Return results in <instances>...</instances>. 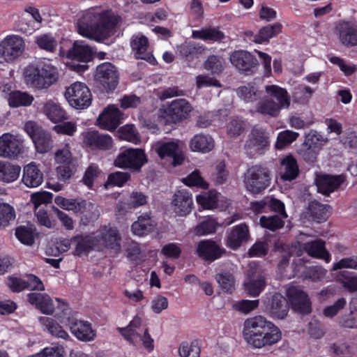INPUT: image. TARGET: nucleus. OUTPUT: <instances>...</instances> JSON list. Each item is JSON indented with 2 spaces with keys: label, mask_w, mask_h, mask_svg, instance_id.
<instances>
[{
  "label": "nucleus",
  "mask_w": 357,
  "mask_h": 357,
  "mask_svg": "<svg viewBox=\"0 0 357 357\" xmlns=\"http://www.w3.org/2000/svg\"><path fill=\"white\" fill-rule=\"evenodd\" d=\"M105 55V52H94L91 46H72L68 51L66 57L73 61L89 62L93 56L100 60L104 59Z\"/></svg>",
  "instance_id": "nucleus-22"
},
{
  "label": "nucleus",
  "mask_w": 357,
  "mask_h": 357,
  "mask_svg": "<svg viewBox=\"0 0 357 357\" xmlns=\"http://www.w3.org/2000/svg\"><path fill=\"white\" fill-rule=\"evenodd\" d=\"M236 93L244 102H254L261 98L263 93L253 83H248L239 86Z\"/></svg>",
  "instance_id": "nucleus-37"
},
{
  "label": "nucleus",
  "mask_w": 357,
  "mask_h": 357,
  "mask_svg": "<svg viewBox=\"0 0 357 357\" xmlns=\"http://www.w3.org/2000/svg\"><path fill=\"white\" fill-rule=\"evenodd\" d=\"M27 300L30 304L34 305L40 312L46 314H52L54 305L52 298L47 294L29 293Z\"/></svg>",
  "instance_id": "nucleus-25"
},
{
  "label": "nucleus",
  "mask_w": 357,
  "mask_h": 357,
  "mask_svg": "<svg viewBox=\"0 0 357 357\" xmlns=\"http://www.w3.org/2000/svg\"><path fill=\"white\" fill-rule=\"evenodd\" d=\"M215 279L221 289L229 294H231L235 289V280L233 275L229 272L218 273Z\"/></svg>",
  "instance_id": "nucleus-49"
},
{
  "label": "nucleus",
  "mask_w": 357,
  "mask_h": 357,
  "mask_svg": "<svg viewBox=\"0 0 357 357\" xmlns=\"http://www.w3.org/2000/svg\"><path fill=\"white\" fill-rule=\"evenodd\" d=\"M16 238L23 244L32 245L34 243V236L31 228L24 226L19 227L15 230Z\"/></svg>",
  "instance_id": "nucleus-60"
},
{
  "label": "nucleus",
  "mask_w": 357,
  "mask_h": 357,
  "mask_svg": "<svg viewBox=\"0 0 357 357\" xmlns=\"http://www.w3.org/2000/svg\"><path fill=\"white\" fill-rule=\"evenodd\" d=\"M327 142L320 133L317 131L312 130L305 135V139L303 143L305 147H311L319 151L321 147Z\"/></svg>",
  "instance_id": "nucleus-48"
},
{
  "label": "nucleus",
  "mask_w": 357,
  "mask_h": 357,
  "mask_svg": "<svg viewBox=\"0 0 357 357\" xmlns=\"http://www.w3.org/2000/svg\"><path fill=\"white\" fill-rule=\"evenodd\" d=\"M24 139L19 135L10 132L3 133L0 136V156L15 159L22 153Z\"/></svg>",
  "instance_id": "nucleus-10"
},
{
  "label": "nucleus",
  "mask_w": 357,
  "mask_h": 357,
  "mask_svg": "<svg viewBox=\"0 0 357 357\" xmlns=\"http://www.w3.org/2000/svg\"><path fill=\"white\" fill-rule=\"evenodd\" d=\"M26 83L37 89H45L56 83L59 79L57 68L51 63L38 62L29 65L24 72Z\"/></svg>",
  "instance_id": "nucleus-3"
},
{
  "label": "nucleus",
  "mask_w": 357,
  "mask_h": 357,
  "mask_svg": "<svg viewBox=\"0 0 357 357\" xmlns=\"http://www.w3.org/2000/svg\"><path fill=\"white\" fill-rule=\"evenodd\" d=\"M331 63L337 66L345 76H350L357 70V66L349 63H347L340 57L332 56L328 58Z\"/></svg>",
  "instance_id": "nucleus-57"
},
{
  "label": "nucleus",
  "mask_w": 357,
  "mask_h": 357,
  "mask_svg": "<svg viewBox=\"0 0 357 357\" xmlns=\"http://www.w3.org/2000/svg\"><path fill=\"white\" fill-rule=\"evenodd\" d=\"M255 110L261 114L268 115L272 117L278 116L280 111L278 105L275 104V102L269 97L259 100L255 106Z\"/></svg>",
  "instance_id": "nucleus-42"
},
{
  "label": "nucleus",
  "mask_w": 357,
  "mask_h": 357,
  "mask_svg": "<svg viewBox=\"0 0 357 357\" xmlns=\"http://www.w3.org/2000/svg\"><path fill=\"white\" fill-rule=\"evenodd\" d=\"M193 206L192 194L186 189L177 190L174 194L173 206L174 212L179 216L190 213Z\"/></svg>",
  "instance_id": "nucleus-21"
},
{
  "label": "nucleus",
  "mask_w": 357,
  "mask_h": 357,
  "mask_svg": "<svg viewBox=\"0 0 357 357\" xmlns=\"http://www.w3.org/2000/svg\"><path fill=\"white\" fill-rule=\"evenodd\" d=\"M245 121L241 118L232 119L227 125L228 134L232 137L238 136L245 130Z\"/></svg>",
  "instance_id": "nucleus-62"
},
{
  "label": "nucleus",
  "mask_w": 357,
  "mask_h": 357,
  "mask_svg": "<svg viewBox=\"0 0 357 357\" xmlns=\"http://www.w3.org/2000/svg\"><path fill=\"white\" fill-rule=\"evenodd\" d=\"M43 181V174L35 162L24 167L22 182L29 188H36Z\"/></svg>",
  "instance_id": "nucleus-26"
},
{
  "label": "nucleus",
  "mask_w": 357,
  "mask_h": 357,
  "mask_svg": "<svg viewBox=\"0 0 357 357\" xmlns=\"http://www.w3.org/2000/svg\"><path fill=\"white\" fill-rule=\"evenodd\" d=\"M56 162L59 165H68V163H77L75 158H73L68 146L58 149L54 154Z\"/></svg>",
  "instance_id": "nucleus-58"
},
{
  "label": "nucleus",
  "mask_w": 357,
  "mask_h": 357,
  "mask_svg": "<svg viewBox=\"0 0 357 357\" xmlns=\"http://www.w3.org/2000/svg\"><path fill=\"white\" fill-rule=\"evenodd\" d=\"M155 150L161 158L166 157L172 158L174 166L181 165L183 160V155L178 142H159L155 145Z\"/></svg>",
  "instance_id": "nucleus-18"
},
{
  "label": "nucleus",
  "mask_w": 357,
  "mask_h": 357,
  "mask_svg": "<svg viewBox=\"0 0 357 357\" xmlns=\"http://www.w3.org/2000/svg\"><path fill=\"white\" fill-rule=\"evenodd\" d=\"M73 245L75 248V255L81 256L89 252L93 247L97 245L95 240V234L90 235H77L72 238Z\"/></svg>",
  "instance_id": "nucleus-34"
},
{
  "label": "nucleus",
  "mask_w": 357,
  "mask_h": 357,
  "mask_svg": "<svg viewBox=\"0 0 357 357\" xmlns=\"http://www.w3.org/2000/svg\"><path fill=\"white\" fill-rule=\"evenodd\" d=\"M68 326L72 334L79 340L90 342L95 339L96 332L93 329L91 324L87 321L77 319L75 317H68L63 321Z\"/></svg>",
  "instance_id": "nucleus-13"
},
{
  "label": "nucleus",
  "mask_w": 357,
  "mask_h": 357,
  "mask_svg": "<svg viewBox=\"0 0 357 357\" xmlns=\"http://www.w3.org/2000/svg\"><path fill=\"white\" fill-rule=\"evenodd\" d=\"M192 106L185 99L173 100L167 108V114L174 123L185 119L192 111Z\"/></svg>",
  "instance_id": "nucleus-24"
},
{
  "label": "nucleus",
  "mask_w": 357,
  "mask_h": 357,
  "mask_svg": "<svg viewBox=\"0 0 357 357\" xmlns=\"http://www.w3.org/2000/svg\"><path fill=\"white\" fill-rule=\"evenodd\" d=\"M38 152H48L52 147V139L50 132L43 130L32 140Z\"/></svg>",
  "instance_id": "nucleus-44"
},
{
  "label": "nucleus",
  "mask_w": 357,
  "mask_h": 357,
  "mask_svg": "<svg viewBox=\"0 0 357 357\" xmlns=\"http://www.w3.org/2000/svg\"><path fill=\"white\" fill-rule=\"evenodd\" d=\"M213 147L214 140L209 135H196L190 142V149L192 151L206 153L212 151Z\"/></svg>",
  "instance_id": "nucleus-30"
},
{
  "label": "nucleus",
  "mask_w": 357,
  "mask_h": 357,
  "mask_svg": "<svg viewBox=\"0 0 357 357\" xmlns=\"http://www.w3.org/2000/svg\"><path fill=\"white\" fill-rule=\"evenodd\" d=\"M268 137L264 129L253 128L245 144L244 149L246 154L250 158L263 154L268 146Z\"/></svg>",
  "instance_id": "nucleus-9"
},
{
  "label": "nucleus",
  "mask_w": 357,
  "mask_h": 357,
  "mask_svg": "<svg viewBox=\"0 0 357 357\" xmlns=\"http://www.w3.org/2000/svg\"><path fill=\"white\" fill-rule=\"evenodd\" d=\"M146 162V156L142 149L128 148L121 151L114 160V165L121 169L137 172Z\"/></svg>",
  "instance_id": "nucleus-7"
},
{
  "label": "nucleus",
  "mask_w": 357,
  "mask_h": 357,
  "mask_svg": "<svg viewBox=\"0 0 357 357\" xmlns=\"http://www.w3.org/2000/svg\"><path fill=\"white\" fill-rule=\"evenodd\" d=\"M197 203L204 208L212 209L217 206L218 194L210 191L197 196Z\"/></svg>",
  "instance_id": "nucleus-53"
},
{
  "label": "nucleus",
  "mask_w": 357,
  "mask_h": 357,
  "mask_svg": "<svg viewBox=\"0 0 357 357\" xmlns=\"http://www.w3.org/2000/svg\"><path fill=\"white\" fill-rule=\"evenodd\" d=\"M43 112L54 123L62 122L68 119L66 111L59 103L52 100H49L44 105Z\"/></svg>",
  "instance_id": "nucleus-35"
},
{
  "label": "nucleus",
  "mask_w": 357,
  "mask_h": 357,
  "mask_svg": "<svg viewBox=\"0 0 357 357\" xmlns=\"http://www.w3.org/2000/svg\"><path fill=\"white\" fill-rule=\"evenodd\" d=\"M38 320L43 330L47 331L52 336L66 340L70 339L68 333L54 319L47 317H40Z\"/></svg>",
  "instance_id": "nucleus-32"
},
{
  "label": "nucleus",
  "mask_w": 357,
  "mask_h": 357,
  "mask_svg": "<svg viewBox=\"0 0 357 357\" xmlns=\"http://www.w3.org/2000/svg\"><path fill=\"white\" fill-rule=\"evenodd\" d=\"M153 227L150 213H146L138 217L137 220L132 225L131 229L135 235L142 236L151 231Z\"/></svg>",
  "instance_id": "nucleus-39"
},
{
  "label": "nucleus",
  "mask_w": 357,
  "mask_h": 357,
  "mask_svg": "<svg viewBox=\"0 0 357 357\" xmlns=\"http://www.w3.org/2000/svg\"><path fill=\"white\" fill-rule=\"evenodd\" d=\"M183 183L188 186H197L203 189H206L208 186L197 170L194 171L186 178H183Z\"/></svg>",
  "instance_id": "nucleus-64"
},
{
  "label": "nucleus",
  "mask_w": 357,
  "mask_h": 357,
  "mask_svg": "<svg viewBox=\"0 0 357 357\" xmlns=\"http://www.w3.org/2000/svg\"><path fill=\"white\" fill-rule=\"evenodd\" d=\"M282 26L280 23L276 22L272 25H268L260 29L253 41L256 43L268 42L269 39L275 37L282 31Z\"/></svg>",
  "instance_id": "nucleus-41"
},
{
  "label": "nucleus",
  "mask_w": 357,
  "mask_h": 357,
  "mask_svg": "<svg viewBox=\"0 0 357 357\" xmlns=\"http://www.w3.org/2000/svg\"><path fill=\"white\" fill-rule=\"evenodd\" d=\"M200 351L201 349L197 341L183 342L178 349L181 357H199Z\"/></svg>",
  "instance_id": "nucleus-50"
},
{
  "label": "nucleus",
  "mask_w": 357,
  "mask_h": 357,
  "mask_svg": "<svg viewBox=\"0 0 357 357\" xmlns=\"http://www.w3.org/2000/svg\"><path fill=\"white\" fill-rule=\"evenodd\" d=\"M284 218L278 215L269 216L263 215L260 218V225L262 227L266 228L271 231H275L284 226Z\"/></svg>",
  "instance_id": "nucleus-51"
},
{
  "label": "nucleus",
  "mask_w": 357,
  "mask_h": 357,
  "mask_svg": "<svg viewBox=\"0 0 357 357\" xmlns=\"http://www.w3.org/2000/svg\"><path fill=\"white\" fill-rule=\"evenodd\" d=\"M192 36L196 39L216 42H222V39L225 37L224 33L219 28L213 26L203 28L201 30H195L192 31Z\"/></svg>",
  "instance_id": "nucleus-38"
},
{
  "label": "nucleus",
  "mask_w": 357,
  "mask_h": 357,
  "mask_svg": "<svg viewBox=\"0 0 357 357\" xmlns=\"http://www.w3.org/2000/svg\"><path fill=\"white\" fill-rule=\"evenodd\" d=\"M244 183L248 191L252 194H259L271 183L270 171L261 165L252 166L245 174Z\"/></svg>",
  "instance_id": "nucleus-4"
},
{
  "label": "nucleus",
  "mask_w": 357,
  "mask_h": 357,
  "mask_svg": "<svg viewBox=\"0 0 357 357\" xmlns=\"http://www.w3.org/2000/svg\"><path fill=\"white\" fill-rule=\"evenodd\" d=\"M215 229L216 222L214 220L208 218L197 225L195 231L197 235L205 236L215 232Z\"/></svg>",
  "instance_id": "nucleus-63"
},
{
  "label": "nucleus",
  "mask_w": 357,
  "mask_h": 357,
  "mask_svg": "<svg viewBox=\"0 0 357 357\" xmlns=\"http://www.w3.org/2000/svg\"><path fill=\"white\" fill-rule=\"evenodd\" d=\"M259 300H241L239 301H236L233 304V308L243 314H247L259 306Z\"/></svg>",
  "instance_id": "nucleus-59"
},
{
  "label": "nucleus",
  "mask_w": 357,
  "mask_h": 357,
  "mask_svg": "<svg viewBox=\"0 0 357 357\" xmlns=\"http://www.w3.org/2000/svg\"><path fill=\"white\" fill-rule=\"evenodd\" d=\"M281 178L284 181L295 179L299 172L296 159L291 155H287L281 161Z\"/></svg>",
  "instance_id": "nucleus-36"
},
{
  "label": "nucleus",
  "mask_w": 357,
  "mask_h": 357,
  "mask_svg": "<svg viewBox=\"0 0 357 357\" xmlns=\"http://www.w3.org/2000/svg\"><path fill=\"white\" fill-rule=\"evenodd\" d=\"M338 280L342 287L349 292L357 291V275L347 271H340Z\"/></svg>",
  "instance_id": "nucleus-46"
},
{
  "label": "nucleus",
  "mask_w": 357,
  "mask_h": 357,
  "mask_svg": "<svg viewBox=\"0 0 357 357\" xmlns=\"http://www.w3.org/2000/svg\"><path fill=\"white\" fill-rule=\"evenodd\" d=\"M94 234L97 245L113 249L115 252L120 250L121 237L115 227L105 225Z\"/></svg>",
  "instance_id": "nucleus-14"
},
{
  "label": "nucleus",
  "mask_w": 357,
  "mask_h": 357,
  "mask_svg": "<svg viewBox=\"0 0 357 357\" xmlns=\"http://www.w3.org/2000/svg\"><path fill=\"white\" fill-rule=\"evenodd\" d=\"M225 252V248L211 240L201 241L196 250L197 255L208 262H212L220 258Z\"/></svg>",
  "instance_id": "nucleus-17"
},
{
  "label": "nucleus",
  "mask_w": 357,
  "mask_h": 357,
  "mask_svg": "<svg viewBox=\"0 0 357 357\" xmlns=\"http://www.w3.org/2000/svg\"><path fill=\"white\" fill-rule=\"evenodd\" d=\"M266 282L261 275L249 276L244 282V289L248 295L257 297L264 291Z\"/></svg>",
  "instance_id": "nucleus-33"
},
{
  "label": "nucleus",
  "mask_w": 357,
  "mask_h": 357,
  "mask_svg": "<svg viewBox=\"0 0 357 357\" xmlns=\"http://www.w3.org/2000/svg\"><path fill=\"white\" fill-rule=\"evenodd\" d=\"M15 218L13 206L6 203H0V229L8 227Z\"/></svg>",
  "instance_id": "nucleus-47"
},
{
  "label": "nucleus",
  "mask_w": 357,
  "mask_h": 357,
  "mask_svg": "<svg viewBox=\"0 0 357 357\" xmlns=\"http://www.w3.org/2000/svg\"><path fill=\"white\" fill-rule=\"evenodd\" d=\"M94 80L102 91L107 93L113 92L119 82V73L116 67L109 62L98 65L94 75Z\"/></svg>",
  "instance_id": "nucleus-5"
},
{
  "label": "nucleus",
  "mask_w": 357,
  "mask_h": 357,
  "mask_svg": "<svg viewBox=\"0 0 357 357\" xmlns=\"http://www.w3.org/2000/svg\"><path fill=\"white\" fill-rule=\"evenodd\" d=\"M122 113L114 105L108 106L97 119L98 125L102 129L115 130L121 123Z\"/></svg>",
  "instance_id": "nucleus-20"
},
{
  "label": "nucleus",
  "mask_w": 357,
  "mask_h": 357,
  "mask_svg": "<svg viewBox=\"0 0 357 357\" xmlns=\"http://www.w3.org/2000/svg\"><path fill=\"white\" fill-rule=\"evenodd\" d=\"M33 100V96L19 91L11 92L8 98L9 105L13 107L30 105Z\"/></svg>",
  "instance_id": "nucleus-43"
},
{
  "label": "nucleus",
  "mask_w": 357,
  "mask_h": 357,
  "mask_svg": "<svg viewBox=\"0 0 357 357\" xmlns=\"http://www.w3.org/2000/svg\"><path fill=\"white\" fill-rule=\"evenodd\" d=\"M141 318L135 317L127 327L118 328V331L128 342L133 345L135 346L138 341H141L146 349L152 351L154 347L153 340L149 334L148 329L146 328H141Z\"/></svg>",
  "instance_id": "nucleus-6"
},
{
  "label": "nucleus",
  "mask_w": 357,
  "mask_h": 357,
  "mask_svg": "<svg viewBox=\"0 0 357 357\" xmlns=\"http://www.w3.org/2000/svg\"><path fill=\"white\" fill-rule=\"evenodd\" d=\"M298 136V132L289 130L280 132L278 135L275 147L278 149H282L284 146L295 141Z\"/></svg>",
  "instance_id": "nucleus-55"
},
{
  "label": "nucleus",
  "mask_w": 357,
  "mask_h": 357,
  "mask_svg": "<svg viewBox=\"0 0 357 357\" xmlns=\"http://www.w3.org/2000/svg\"><path fill=\"white\" fill-rule=\"evenodd\" d=\"M300 249L296 252L298 256L302 255L301 249L312 257L323 259L328 263L331 257L326 249V243L321 239H314L305 243L299 244Z\"/></svg>",
  "instance_id": "nucleus-15"
},
{
  "label": "nucleus",
  "mask_w": 357,
  "mask_h": 357,
  "mask_svg": "<svg viewBox=\"0 0 357 357\" xmlns=\"http://www.w3.org/2000/svg\"><path fill=\"white\" fill-rule=\"evenodd\" d=\"M83 143L91 149L108 150L112 146V139L107 134L90 130L83 133Z\"/></svg>",
  "instance_id": "nucleus-19"
},
{
  "label": "nucleus",
  "mask_w": 357,
  "mask_h": 357,
  "mask_svg": "<svg viewBox=\"0 0 357 357\" xmlns=\"http://www.w3.org/2000/svg\"><path fill=\"white\" fill-rule=\"evenodd\" d=\"M38 320L43 330L47 331L52 336L66 340L70 339L68 333L54 319L47 317H40Z\"/></svg>",
  "instance_id": "nucleus-31"
},
{
  "label": "nucleus",
  "mask_w": 357,
  "mask_h": 357,
  "mask_svg": "<svg viewBox=\"0 0 357 357\" xmlns=\"http://www.w3.org/2000/svg\"><path fill=\"white\" fill-rule=\"evenodd\" d=\"M344 181V176L342 175L330 176L324 175L317 180L318 192L328 195L331 192L337 190Z\"/></svg>",
  "instance_id": "nucleus-28"
},
{
  "label": "nucleus",
  "mask_w": 357,
  "mask_h": 357,
  "mask_svg": "<svg viewBox=\"0 0 357 357\" xmlns=\"http://www.w3.org/2000/svg\"><path fill=\"white\" fill-rule=\"evenodd\" d=\"M65 97L69 105L77 109L87 108L92 100V96L88 86L79 82L72 84L66 89Z\"/></svg>",
  "instance_id": "nucleus-8"
},
{
  "label": "nucleus",
  "mask_w": 357,
  "mask_h": 357,
  "mask_svg": "<svg viewBox=\"0 0 357 357\" xmlns=\"http://www.w3.org/2000/svg\"><path fill=\"white\" fill-rule=\"evenodd\" d=\"M20 172L21 167L19 165L0 162V181L13 182L19 178Z\"/></svg>",
  "instance_id": "nucleus-40"
},
{
  "label": "nucleus",
  "mask_w": 357,
  "mask_h": 357,
  "mask_svg": "<svg viewBox=\"0 0 357 357\" xmlns=\"http://www.w3.org/2000/svg\"><path fill=\"white\" fill-rule=\"evenodd\" d=\"M24 46H0V54L6 61H12L24 52Z\"/></svg>",
  "instance_id": "nucleus-54"
},
{
  "label": "nucleus",
  "mask_w": 357,
  "mask_h": 357,
  "mask_svg": "<svg viewBox=\"0 0 357 357\" xmlns=\"http://www.w3.org/2000/svg\"><path fill=\"white\" fill-rule=\"evenodd\" d=\"M287 296L296 311L301 314H308L311 312L310 298L301 289L291 286L287 289Z\"/></svg>",
  "instance_id": "nucleus-16"
},
{
  "label": "nucleus",
  "mask_w": 357,
  "mask_h": 357,
  "mask_svg": "<svg viewBox=\"0 0 357 357\" xmlns=\"http://www.w3.org/2000/svg\"><path fill=\"white\" fill-rule=\"evenodd\" d=\"M92 206L91 204L82 199H68L66 210L75 213H84L85 210Z\"/></svg>",
  "instance_id": "nucleus-61"
},
{
  "label": "nucleus",
  "mask_w": 357,
  "mask_h": 357,
  "mask_svg": "<svg viewBox=\"0 0 357 357\" xmlns=\"http://www.w3.org/2000/svg\"><path fill=\"white\" fill-rule=\"evenodd\" d=\"M268 97L275 102L279 109H287L291 103V98L287 91L278 85H268L265 88Z\"/></svg>",
  "instance_id": "nucleus-27"
},
{
  "label": "nucleus",
  "mask_w": 357,
  "mask_h": 357,
  "mask_svg": "<svg viewBox=\"0 0 357 357\" xmlns=\"http://www.w3.org/2000/svg\"><path fill=\"white\" fill-rule=\"evenodd\" d=\"M121 18L111 11L98 13L89 9L77 22L78 33L98 43H102L115 34Z\"/></svg>",
  "instance_id": "nucleus-1"
},
{
  "label": "nucleus",
  "mask_w": 357,
  "mask_h": 357,
  "mask_svg": "<svg viewBox=\"0 0 357 357\" xmlns=\"http://www.w3.org/2000/svg\"><path fill=\"white\" fill-rule=\"evenodd\" d=\"M231 64L244 75L254 74L258 67L259 62L255 55L245 50L234 52L230 55Z\"/></svg>",
  "instance_id": "nucleus-11"
},
{
  "label": "nucleus",
  "mask_w": 357,
  "mask_h": 357,
  "mask_svg": "<svg viewBox=\"0 0 357 357\" xmlns=\"http://www.w3.org/2000/svg\"><path fill=\"white\" fill-rule=\"evenodd\" d=\"M243 335L245 342L256 349L272 346L282 338L279 328L261 315L245 321Z\"/></svg>",
  "instance_id": "nucleus-2"
},
{
  "label": "nucleus",
  "mask_w": 357,
  "mask_h": 357,
  "mask_svg": "<svg viewBox=\"0 0 357 357\" xmlns=\"http://www.w3.org/2000/svg\"><path fill=\"white\" fill-rule=\"evenodd\" d=\"M119 137L123 140L137 144L140 142V137L134 125L127 124L119 128Z\"/></svg>",
  "instance_id": "nucleus-52"
},
{
  "label": "nucleus",
  "mask_w": 357,
  "mask_h": 357,
  "mask_svg": "<svg viewBox=\"0 0 357 357\" xmlns=\"http://www.w3.org/2000/svg\"><path fill=\"white\" fill-rule=\"evenodd\" d=\"M329 206L321 204L318 202H312L310 204L309 211L310 215L317 222L325 221L329 214Z\"/></svg>",
  "instance_id": "nucleus-45"
},
{
  "label": "nucleus",
  "mask_w": 357,
  "mask_h": 357,
  "mask_svg": "<svg viewBox=\"0 0 357 357\" xmlns=\"http://www.w3.org/2000/svg\"><path fill=\"white\" fill-rule=\"evenodd\" d=\"M265 310L274 319H284L289 311L288 301L282 294H266L262 299Z\"/></svg>",
  "instance_id": "nucleus-12"
},
{
  "label": "nucleus",
  "mask_w": 357,
  "mask_h": 357,
  "mask_svg": "<svg viewBox=\"0 0 357 357\" xmlns=\"http://www.w3.org/2000/svg\"><path fill=\"white\" fill-rule=\"evenodd\" d=\"M249 237L248 227L245 223H241L232 227L228 233L226 245L232 249H238Z\"/></svg>",
  "instance_id": "nucleus-23"
},
{
  "label": "nucleus",
  "mask_w": 357,
  "mask_h": 357,
  "mask_svg": "<svg viewBox=\"0 0 357 357\" xmlns=\"http://www.w3.org/2000/svg\"><path fill=\"white\" fill-rule=\"evenodd\" d=\"M342 45H357V26L351 22H340L337 26Z\"/></svg>",
  "instance_id": "nucleus-29"
},
{
  "label": "nucleus",
  "mask_w": 357,
  "mask_h": 357,
  "mask_svg": "<svg viewBox=\"0 0 357 357\" xmlns=\"http://www.w3.org/2000/svg\"><path fill=\"white\" fill-rule=\"evenodd\" d=\"M77 170V163L59 165L56 167L57 176L59 181L66 182L70 180Z\"/></svg>",
  "instance_id": "nucleus-56"
}]
</instances>
